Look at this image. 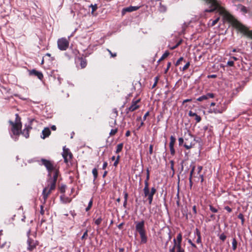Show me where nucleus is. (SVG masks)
Masks as SVG:
<instances>
[{
	"label": "nucleus",
	"instance_id": "0eeeda50",
	"mask_svg": "<svg viewBox=\"0 0 252 252\" xmlns=\"http://www.w3.org/2000/svg\"><path fill=\"white\" fill-rule=\"evenodd\" d=\"M41 161L42 164L45 166L48 172V176H51L52 171L54 170L55 168H56V167H55L54 165L53 162L50 160L43 158L41 159Z\"/></svg>",
	"mask_w": 252,
	"mask_h": 252
},
{
	"label": "nucleus",
	"instance_id": "dca6fc26",
	"mask_svg": "<svg viewBox=\"0 0 252 252\" xmlns=\"http://www.w3.org/2000/svg\"><path fill=\"white\" fill-rule=\"evenodd\" d=\"M29 74L31 76H36L39 79L42 80L43 78V75L40 71H37L35 69L29 70Z\"/></svg>",
	"mask_w": 252,
	"mask_h": 252
},
{
	"label": "nucleus",
	"instance_id": "e2e57ef3",
	"mask_svg": "<svg viewBox=\"0 0 252 252\" xmlns=\"http://www.w3.org/2000/svg\"><path fill=\"white\" fill-rule=\"evenodd\" d=\"M65 189V186H63L61 188V192H63V193L64 192Z\"/></svg>",
	"mask_w": 252,
	"mask_h": 252
},
{
	"label": "nucleus",
	"instance_id": "338daca9",
	"mask_svg": "<svg viewBox=\"0 0 252 252\" xmlns=\"http://www.w3.org/2000/svg\"><path fill=\"white\" fill-rule=\"evenodd\" d=\"M57 79H58V84H61L63 79L60 76H58L57 77Z\"/></svg>",
	"mask_w": 252,
	"mask_h": 252
},
{
	"label": "nucleus",
	"instance_id": "58836bf2",
	"mask_svg": "<svg viewBox=\"0 0 252 252\" xmlns=\"http://www.w3.org/2000/svg\"><path fill=\"white\" fill-rule=\"evenodd\" d=\"M210 210L213 213L218 212V210L217 209L214 207L212 205H209Z\"/></svg>",
	"mask_w": 252,
	"mask_h": 252
},
{
	"label": "nucleus",
	"instance_id": "de8ad7c7",
	"mask_svg": "<svg viewBox=\"0 0 252 252\" xmlns=\"http://www.w3.org/2000/svg\"><path fill=\"white\" fill-rule=\"evenodd\" d=\"M178 141H179V146H181L183 145V144L184 143V139L182 137H180L178 139Z\"/></svg>",
	"mask_w": 252,
	"mask_h": 252
},
{
	"label": "nucleus",
	"instance_id": "f03ea898",
	"mask_svg": "<svg viewBox=\"0 0 252 252\" xmlns=\"http://www.w3.org/2000/svg\"><path fill=\"white\" fill-rule=\"evenodd\" d=\"M135 230L139 233L141 244H146L147 242L148 238L146 235V230L145 227V221L142 220L140 221H135Z\"/></svg>",
	"mask_w": 252,
	"mask_h": 252
},
{
	"label": "nucleus",
	"instance_id": "37998d69",
	"mask_svg": "<svg viewBox=\"0 0 252 252\" xmlns=\"http://www.w3.org/2000/svg\"><path fill=\"white\" fill-rule=\"evenodd\" d=\"M189 65H190V63L189 62L187 63L183 67V69H182L183 71H185V70H187L189 68Z\"/></svg>",
	"mask_w": 252,
	"mask_h": 252
},
{
	"label": "nucleus",
	"instance_id": "2eb2a0df",
	"mask_svg": "<svg viewBox=\"0 0 252 252\" xmlns=\"http://www.w3.org/2000/svg\"><path fill=\"white\" fill-rule=\"evenodd\" d=\"M244 85V82L237 83V84L235 85V88L233 90L232 94L236 95L239 92L242 91Z\"/></svg>",
	"mask_w": 252,
	"mask_h": 252
},
{
	"label": "nucleus",
	"instance_id": "c756f323",
	"mask_svg": "<svg viewBox=\"0 0 252 252\" xmlns=\"http://www.w3.org/2000/svg\"><path fill=\"white\" fill-rule=\"evenodd\" d=\"M93 198H92L90 200V201H89L87 207L86 208V211L87 212L90 210V209L91 208L92 205H93Z\"/></svg>",
	"mask_w": 252,
	"mask_h": 252
},
{
	"label": "nucleus",
	"instance_id": "39448f33",
	"mask_svg": "<svg viewBox=\"0 0 252 252\" xmlns=\"http://www.w3.org/2000/svg\"><path fill=\"white\" fill-rule=\"evenodd\" d=\"M30 232L31 231L29 230L27 233V235L28 236L27 242L28 245L27 250L29 251H32L39 245V242L30 237L29 235Z\"/></svg>",
	"mask_w": 252,
	"mask_h": 252
},
{
	"label": "nucleus",
	"instance_id": "5701e85b",
	"mask_svg": "<svg viewBox=\"0 0 252 252\" xmlns=\"http://www.w3.org/2000/svg\"><path fill=\"white\" fill-rule=\"evenodd\" d=\"M42 133L43 134V136H41V138L43 139H45V138L49 136V135L51 133V131L48 127H45L42 130Z\"/></svg>",
	"mask_w": 252,
	"mask_h": 252
},
{
	"label": "nucleus",
	"instance_id": "412c9836",
	"mask_svg": "<svg viewBox=\"0 0 252 252\" xmlns=\"http://www.w3.org/2000/svg\"><path fill=\"white\" fill-rule=\"evenodd\" d=\"M169 252H185V250L182 248L181 245H180L175 247V248H170Z\"/></svg>",
	"mask_w": 252,
	"mask_h": 252
},
{
	"label": "nucleus",
	"instance_id": "20e7f679",
	"mask_svg": "<svg viewBox=\"0 0 252 252\" xmlns=\"http://www.w3.org/2000/svg\"><path fill=\"white\" fill-rule=\"evenodd\" d=\"M232 25L241 32L252 39V31H249L245 26L237 21H234L232 23Z\"/></svg>",
	"mask_w": 252,
	"mask_h": 252
},
{
	"label": "nucleus",
	"instance_id": "aec40b11",
	"mask_svg": "<svg viewBox=\"0 0 252 252\" xmlns=\"http://www.w3.org/2000/svg\"><path fill=\"white\" fill-rule=\"evenodd\" d=\"M140 8V6H130L127 7L123 8L122 13L124 14L125 12H131L132 11H136Z\"/></svg>",
	"mask_w": 252,
	"mask_h": 252
},
{
	"label": "nucleus",
	"instance_id": "bf43d9fd",
	"mask_svg": "<svg viewBox=\"0 0 252 252\" xmlns=\"http://www.w3.org/2000/svg\"><path fill=\"white\" fill-rule=\"evenodd\" d=\"M202 170V166H198L197 167V173L198 174H200V172Z\"/></svg>",
	"mask_w": 252,
	"mask_h": 252
},
{
	"label": "nucleus",
	"instance_id": "f704fd0d",
	"mask_svg": "<svg viewBox=\"0 0 252 252\" xmlns=\"http://www.w3.org/2000/svg\"><path fill=\"white\" fill-rule=\"evenodd\" d=\"M218 236L219 237V238L223 242L224 241V240L226 238V236L224 233H222L220 235H219Z\"/></svg>",
	"mask_w": 252,
	"mask_h": 252
},
{
	"label": "nucleus",
	"instance_id": "72a5a7b5",
	"mask_svg": "<svg viewBox=\"0 0 252 252\" xmlns=\"http://www.w3.org/2000/svg\"><path fill=\"white\" fill-rule=\"evenodd\" d=\"M118 131V128L112 129L109 133L110 136L114 135Z\"/></svg>",
	"mask_w": 252,
	"mask_h": 252
},
{
	"label": "nucleus",
	"instance_id": "a211bd4d",
	"mask_svg": "<svg viewBox=\"0 0 252 252\" xmlns=\"http://www.w3.org/2000/svg\"><path fill=\"white\" fill-rule=\"evenodd\" d=\"M75 63L77 64V66H78V63H79V65L81 66V68H85L87 65V61L85 59L83 58H78L75 59Z\"/></svg>",
	"mask_w": 252,
	"mask_h": 252
},
{
	"label": "nucleus",
	"instance_id": "cd10ccee",
	"mask_svg": "<svg viewBox=\"0 0 252 252\" xmlns=\"http://www.w3.org/2000/svg\"><path fill=\"white\" fill-rule=\"evenodd\" d=\"M169 55V53L168 51H165V53L162 55L161 58L158 61V63L160 62L161 61L164 59Z\"/></svg>",
	"mask_w": 252,
	"mask_h": 252
},
{
	"label": "nucleus",
	"instance_id": "8fccbe9b",
	"mask_svg": "<svg viewBox=\"0 0 252 252\" xmlns=\"http://www.w3.org/2000/svg\"><path fill=\"white\" fill-rule=\"evenodd\" d=\"M45 211L44 210V207L42 205H40V213L41 215H43L44 214Z\"/></svg>",
	"mask_w": 252,
	"mask_h": 252
},
{
	"label": "nucleus",
	"instance_id": "f8f14e48",
	"mask_svg": "<svg viewBox=\"0 0 252 252\" xmlns=\"http://www.w3.org/2000/svg\"><path fill=\"white\" fill-rule=\"evenodd\" d=\"M226 110V107L224 105L222 106V105H218L215 108H210L209 110V113H222Z\"/></svg>",
	"mask_w": 252,
	"mask_h": 252
},
{
	"label": "nucleus",
	"instance_id": "7ed1b4c3",
	"mask_svg": "<svg viewBox=\"0 0 252 252\" xmlns=\"http://www.w3.org/2000/svg\"><path fill=\"white\" fill-rule=\"evenodd\" d=\"M15 122L11 120L9 121V123L11 125V131L13 135L19 136L20 134V131L22 127V123L21 122V118L18 114H15Z\"/></svg>",
	"mask_w": 252,
	"mask_h": 252
},
{
	"label": "nucleus",
	"instance_id": "1a4fd4ad",
	"mask_svg": "<svg viewBox=\"0 0 252 252\" xmlns=\"http://www.w3.org/2000/svg\"><path fill=\"white\" fill-rule=\"evenodd\" d=\"M208 4L211 5V8L210 9H206L205 12H211L217 9H220V6L216 0H205Z\"/></svg>",
	"mask_w": 252,
	"mask_h": 252
},
{
	"label": "nucleus",
	"instance_id": "473e14b6",
	"mask_svg": "<svg viewBox=\"0 0 252 252\" xmlns=\"http://www.w3.org/2000/svg\"><path fill=\"white\" fill-rule=\"evenodd\" d=\"M170 164H171L170 168H171V169L172 170V171L173 172L172 176H173L174 173H175V170H174V162L173 160H171L170 161Z\"/></svg>",
	"mask_w": 252,
	"mask_h": 252
},
{
	"label": "nucleus",
	"instance_id": "864d4df0",
	"mask_svg": "<svg viewBox=\"0 0 252 252\" xmlns=\"http://www.w3.org/2000/svg\"><path fill=\"white\" fill-rule=\"evenodd\" d=\"M227 64L229 66H232L234 65V62L233 61H229L227 62Z\"/></svg>",
	"mask_w": 252,
	"mask_h": 252
},
{
	"label": "nucleus",
	"instance_id": "5fc2aeb1",
	"mask_svg": "<svg viewBox=\"0 0 252 252\" xmlns=\"http://www.w3.org/2000/svg\"><path fill=\"white\" fill-rule=\"evenodd\" d=\"M224 209L226 210L228 212L230 213L232 212V209L228 206H226L224 207Z\"/></svg>",
	"mask_w": 252,
	"mask_h": 252
},
{
	"label": "nucleus",
	"instance_id": "9d476101",
	"mask_svg": "<svg viewBox=\"0 0 252 252\" xmlns=\"http://www.w3.org/2000/svg\"><path fill=\"white\" fill-rule=\"evenodd\" d=\"M34 121H36L34 119H30L29 124L28 126L26 125L25 128L23 130V131H20V133H22L26 138L29 137V131L32 129L31 126L32 123Z\"/></svg>",
	"mask_w": 252,
	"mask_h": 252
},
{
	"label": "nucleus",
	"instance_id": "4468645a",
	"mask_svg": "<svg viewBox=\"0 0 252 252\" xmlns=\"http://www.w3.org/2000/svg\"><path fill=\"white\" fill-rule=\"evenodd\" d=\"M140 99H138L136 100H133L132 101L131 105L129 107L126 109V112L127 113H128L129 111L133 112L135 111V110L137 109L139 106L137 104L138 102H139Z\"/></svg>",
	"mask_w": 252,
	"mask_h": 252
},
{
	"label": "nucleus",
	"instance_id": "f3484780",
	"mask_svg": "<svg viewBox=\"0 0 252 252\" xmlns=\"http://www.w3.org/2000/svg\"><path fill=\"white\" fill-rule=\"evenodd\" d=\"M170 143H169V148L171 154L173 156L175 155V150L174 148V145L176 141V138L173 136H171L170 138Z\"/></svg>",
	"mask_w": 252,
	"mask_h": 252
},
{
	"label": "nucleus",
	"instance_id": "6ab92c4d",
	"mask_svg": "<svg viewBox=\"0 0 252 252\" xmlns=\"http://www.w3.org/2000/svg\"><path fill=\"white\" fill-rule=\"evenodd\" d=\"M215 97V94L213 93H207L205 95H203L198 98H197V100L199 101H202L204 100L207 99L209 98H214Z\"/></svg>",
	"mask_w": 252,
	"mask_h": 252
},
{
	"label": "nucleus",
	"instance_id": "13d9d810",
	"mask_svg": "<svg viewBox=\"0 0 252 252\" xmlns=\"http://www.w3.org/2000/svg\"><path fill=\"white\" fill-rule=\"evenodd\" d=\"M124 200H127L128 193L124 191Z\"/></svg>",
	"mask_w": 252,
	"mask_h": 252
},
{
	"label": "nucleus",
	"instance_id": "3c124183",
	"mask_svg": "<svg viewBox=\"0 0 252 252\" xmlns=\"http://www.w3.org/2000/svg\"><path fill=\"white\" fill-rule=\"evenodd\" d=\"M241 11L244 12V13H247V8L244 6L241 5Z\"/></svg>",
	"mask_w": 252,
	"mask_h": 252
},
{
	"label": "nucleus",
	"instance_id": "a878e982",
	"mask_svg": "<svg viewBox=\"0 0 252 252\" xmlns=\"http://www.w3.org/2000/svg\"><path fill=\"white\" fill-rule=\"evenodd\" d=\"M92 173L93 174V176H94V180H93V182L94 183L95 180L96 179L97 177V175H98V173H97V170L96 168H94L92 170Z\"/></svg>",
	"mask_w": 252,
	"mask_h": 252
},
{
	"label": "nucleus",
	"instance_id": "423d86ee",
	"mask_svg": "<svg viewBox=\"0 0 252 252\" xmlns=\"http://www.w3.org/2000/svg\"><path fill=\"white\" fill-rule=\"evenodd\" d=\"M58 47L62 51L66 50L69 47V40L65 37L59 38L57 41Z\"/></svg>",
	"mask_w": 252,
	"mask_h": 252
},
{
	"label": "nucleus",
	"instance_id": "052dcab7",
	"mask_svg": "<svg viewBox=\"0 0 252 252\" xmlns=\"http://www.w3.org/2000/svg\"><path fill=\"white\" fill-rule=\"evenodd\" d=\"M149 115V112H147L144 117H143V121H145L147 117H148Z\"/></svg>",
	"mask_w": 252,
	"mask_h": 252
},
{
	"label": "nucleus",
	"instance_id": "0e129e2a",
	"mask_svg": "<svg viewBox=\"0 0 252 252\" xmlns=\"http://www.w3.org/2000/svg\"><path fill=\"white\" fill-rule=\"evenodd\" d=\"M113 112L116 115V117L118 116V111L116 108L113 109Z\"/></svg>",
	"mask_w": 252,
	"mask_h": 252
},
{
	"label": "nucleus",
	"instance_id": "9b49d317",
	"mask_svg": "<svg viewBox=\"0 0 252 252\" xmlns=\"http://www.w3.org/2000/svg\"><path fill=\"white\" fill-rule=\"evenodd\" d=\"M62 156L65 163H67L68 161L71 160L72 158V153L70 152L69 149L66 148L65 147L63 148Z\"/></svg>",
	"mask_w": 252,
	"mask_h": 252
},
{
	"label": "nucleus",
	"instance_id": "69168bd1",
	"mask_svg": "<svg viewBox=\"0 0 252 252\" xmlns=\"http://www.w3.org/2000/svg\"><path fill=\"white\" fill-rule=\"evenodd\" d=\"M192 210H193V212L194 214H196L197 213L196 208V206L195 205L193 206Z\"/></svg>",
	"mask_w": 252,
	"mask_h": 252
},
{
	"label": "nucleus",
	"instance_id": "680f3d73",
	"mask_svg": "<svg viewBox=\"0 0 252 252\" xmlns=\"http://www.w3.org/2000/svg\"><path fill=\"white\" fill-rule=\"evenodd\" d=\"M107 166V162L106 161H105L102 165V169H105Z\"/></svg>",
	"mask_w": 252,
	"mask_h": 252
},
{
	"label": "nucleus",
	"instance_id": "ea45409f",
	"mask_svg": "<svg viewBox=\"0 0 252 252\" xmlns=\"http://www.w3.org/2000/svg\"><path fill=\"white\" fill-rule=\"evenodd\" d=\"M144 188L143 189V190H146V189H149V182L148 181H144Z\"/></svg>",
	"mask_w": 252,
	"mask_h": 252
},
{
	"label": "nucleus",
	"instance_id": "a18cd8bd",
	"mask_svg": "<svg viewBox=\"0 0 252 252\" xmlns=\"http://www.w3.org/2000/svg\"><path fill=\"white\" fill-rule=\"evenodd\" d=\"M184 60V58L183 57H180L178 60L176 62V63H175V65L176 66H178L180 64L181 62L183 61Z\"/></svg>",
	"mask_w": 252,
	"mask_h": 252
},
{
	"label": "nucleus",
	"instance_id": "b1692460",
	"mask_svg": "<svg viewBox=\"0 0 252 252\" xmlns=\"http://www.w3.org/2000/svg\"><path fill=\"white\" fill-rule=\"evenodd\" d=\"M195 231H196V235L197 236V239L196 242L197 243L200 244L201 243V237L200 232L197 228L196 229Z\"/></svg>",
	"mask_w": 252,
	"mask_h": 252
},
{
	"label": "nucleus",
	"instance_id": "f257e3e1",
	"mask_svg": "<svg viewBox=\"0 0 252 252\" xmlns=\"http://www.w3.org/2000/svg\"><path fill=\"white\" fill-rule=\"evenodd\" d=\"M53 173V177L52 174L51 176H48L47 181L48 185L43 190L42 195L44 199L43 203H45L48 195L51 193L52 190L55 189L56 182L59 175V171L56 168L52 171ZM52 174V173H51Z\"/></svg>",
	"mask_w": 252,
	"mask_h": 252
},
{
	"label": "nucleus",
	"instance_id": "7c9ffc66",
	"mask_svg": "<svg viewBox=\"0 0 252 252\" xmlns=\"http://www.w3.org/2000/svg\"><path fill=\"white\" fill-rule=\"evenodd\" d=\"M102 220V219L101 218V217L99 216L97 219L95 220L94 223L95 224L98 225L101 223Z\"/></svg>",
	"mask_w": 252,
	"mask_h": 252
},
{
	"label": "nucleus",
	"instance_id": "c85d7f7f",
	"mask_svg": "<svg viewBox=\"0 0 252 252\" xmlns=\"http://www.w3.org/2000/svg\"><path fill=\"white\" fill-rule=\"evenodd\" d=\"M176 240L178 242V243H179L180 245H181L182 241V234L181 233H179L178 234Z\"/></svg>",
	"mask_w": 252,
	"mask_h": 252
},
{
	"label": "nucleus",
	"instance_id": "e433bc0d",
	"mask_svg": "<svg viewBox=\"0 0 252 252\" xmlns=\"http://www.w3.org/2000/svg\"><path fill=\"white\" fill-rule=\"evenodd\" d=\"M219 19H220V18L218 17L217 19H216L215 20H213L212 21L211 24H210V26H211V27L214 26L218 22Z\"/></svg>",
	"mask_w": 252,
	"mask_h": 252
},
{
	"label": "nucleus",
	"instance_id": "49530a36",
	"mask_svg": "<svg viewBox=\"0 0 252 252\" xmlns=\"http://www.w3.org/2000/svg\"><path fill=\"white\" fill-rule=\"evenodd\" d=\"M171 63L170 62H168L167 63V65L166 68L164 70V73H167V72H168L169 68L171 66Z\"/></svg>",
	"mask_w": 252,
	"mask_h": 252
},
{
	"label": "nucleus",
	"instance_id": "09e8293b",
	"mask_svg": "<svg viewBox=\"0 0 252 252\" xmlns=\"http://www.w3.org/2000/svg\"><path fill=\"white\" fill-rule=\"evenodd\" d=\"M189 24V23H184V24L182 26L183 32L184 31L186 30V29L188 27Z\"/></svg>",
	"mask_w": 252,
	"mask_h": 252
},
{
	"label": "nucleus",
	"instance_id": "4be33fe9",
	"mask_svg": "<svg viewBox=\"0 0 252 252\" xmlns=\"http://www.w3.org/2000/svg\"><path fill=\"white\" fill-rule=\"evenodd\" d=\"M189 115L190 117H194L197 123L200 122L201 120V118L200 116L198 115L196 113H194L191 111H189Z\"/></svg>",
	"mask_w": 252,
	"mask_h": 252
},
{
	"label": "nucleus",
	"instance_id": "a19ab883",
	"mask_svg": "<svg viewBox=\"0 0 252 252\" xmlns=\"http://www.w3.org/2000/svg\"><path fill=\"white\" fill-rule=\"evenodd\" d=\"M158 79H159V78H158V76H157V77H156L154 78L155 82H154V84H153V85L152 86V88H154L156 86V85H157V83L158 82Z\"/></svg>",
	"mask_w": 252,
	"mask_h": 252
},
{
	"label": "nucleus",
	"instance_id": "4d7b16f0",
	"mask_svg": "<svg viewBox=\"0 0 252 252\" xmlns=\"http://www.w3.org/2000/svg\"><path fill=\"white\" fill-rule=\"evenodd\" d=\"M171 231H170L168 233V240L166 242L165 247H166L168 241H170L171 240Z\"/></svg>",
	"mask_w": 252,
	"mask_h": 252
},
{
	"label": "nucleus",
	"instance_id": "6e6d98bb",
	"mask_svg": "<svg viewBox=\"0 0 252 252\" xmlns=\"http://www.w3.org/2000/svg\"><path fill=\"white\" fill-rule=\"evenodd\" d=\"M188 242H189V244H190L191 245V246L192 247H193V248H196V246L194 243H193L192 242V241H191V240L190 239H189V240H188Z\"/></svg>",
	"mask_w": 252,
	"mask_h": 252
},
{
	"label": "nucleus",
	"instance_id": "6e6552de",
	"mask_svg": "<svg viewBox=\"0 0 252 252\" xmlns=\"http://www.w3.org/2000/svg\"><path fill=\"white\" fill-rule=\"evenodd\" d=\"M157 191L155 188L153 187L151 188V190L150 189L144 190V197H147L149 201V204L151 205L153 200V196Z\"/></svg>",
	"mask_w": 252,
	"mask_h": 252
},
{
	"label": "nucleus",
	"instance_id": "603ef678",
	"mask_svg": "<svg viewBox=\"0 0 252 252\" xmlns=\"http://www.w3.org/2000/svg\"><path fill=\"white\" fill-rule=\"evenodd\" d=\"M153 145L151 144L149 147V153L150 155H152L153 154Z\"/></svg>",
	"mask_w": 252,
	"mask_h": 252
},
{
	"label": "nucleus",
	"instance_id": "4c0bfd02",
	"mask_svg": "<svg viewBox=\"0 0 252 252\" xmlns=\"http://www.w3.org/2000/svg\"><path fill=\"white\" fill-rule=\"evenodd\" d=\"M88 230H86L84 232V234H83V236L81 237V239H82V240H84V239H87V237H88Z\"/></svg>",
	"mask_w": 252,
	"mask_h": 252
},
{
	"label": "nucleus",
	"instance_id": "79ce46f5",
	"mask_svg": "<svg viewBox=\"0 0 252 252\" xmlns=\"http://www.w3.org/2000/svg\"><path fill=\"white\" fill-rule=\"evenodd\" d=\"M107 51L109 52L110 55H111V57L112 58L116 57L117 56V53H112L111 50H110L109 49H107Z\"/></svg>",
	"mask_w": 252,
	"mask_h": 252
},
{
	"label": "nucleus",
	"instance_id": "c9c22d12",
	"mask_svg": "<svg viewBox=\"0 0 252 252\" xmlns=\"http://www.w3.org/2000/svg\"><path fill=\"white\" fill-rule=\"evenodd\" d=\"M90 7H92V13H93L97 8V5L95 4L94 5L91 4Z\"/></svg>",
	"mask_w": 252,
	"mask_h": 252
},
{
	"label": "nucleus",
	"instance_id": "2f4dec72",
	"mask_svg": "<svg viewBox=\"0 0 252 252\" xmlns=\"http://www.w3.org/2000/svg\"><path fill=\"white\" fill-rule=\"evenodd\" d=\"M238 218L241 220V223L242 224H243L245 221V219L243 215L241 213L239 214L238 216Z\"/></svg>",
	"mask_w": 252,
	"mask_h": 252
},
{
	"label": "nucleus",
	"instance_id": "bb28decb",
	"mask_svg": "<svg viewBox=\"0 0 252 252\" xmlns=\"http://www.w3.org/2000/svg\"><path fill=\"white\" fill-rule=\"evenodd\" d=\"M123 148V144L120 143L117 146V148L116 150V153L118 154L122 151Z\"/></svg>",
	"mask_w": 252,
	"mask_h": 252
},
{
	"label": "nucleus",
	"instance_id": "774afa93",
	"mask_svg": "<svg viewBox=\"0 0 252 252\" xmlns=\"http://www.w3.org/2000/svg\"><path fill=\"white\" fill-rule=\"evenodd\" d=\"M199 177L201 179V183H202L204 181V177H203V175H201V174H199Z\"/></svg>",
	"mask_w": 252,
	"mask_h": 252
},
{
	"label": "nucleus",
	"instance_id": "ddd939ff",
	"mask_svg": "<svg viewBox=\"0 0 252 252\" xmlns=\"http://www.w3.org/2000/svg\"><path fill=\"white\" fill-rule=\"evenodd\" d=\"M188 138H185V142L184 145V146L187 149H190L192 146L193 145V137L191 134H189Z\"/></svg>",
	"mask_w": 252,
	"mask_h": 252
},
{
	"label": "nucleus",
	"instance_id": "c03bdc74",
	"mask_svg": "<svg viewBox=\"0 0 252 252\" xmlns=\"http://www.w3.org/2000/svg\"><path fill=\"white\" fill-rule=\"evenodd\" d=\"M173 241L174 245L172 248H175V247L180 245L179 243H178V242L177 241L176 239H175V238H174L173 239Z\"/></svg>",
	"mask_w": 252,
	"mask_h": 252
},
{
	"label": "nucleus",
	"instance_id": "393cba45",
	"mask_svg": "<svg viewBox=\"0 0 252 252\" xmlns=\"http://www.w3.org/2000/svg\"><path fill=\"white\" fill-rule=\"evenodd\" d=\"M232 245V250L233 251H235L236 250L237 247V241L236 239H235V238H233Z\"/></svg>",
	"mask_w": 252,
	"mask_h": 252
}]
</instances>
